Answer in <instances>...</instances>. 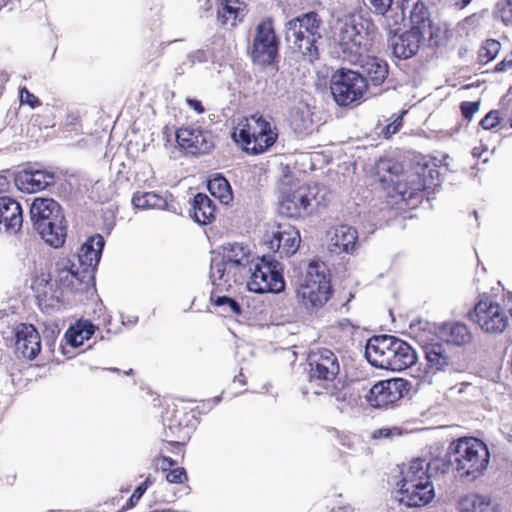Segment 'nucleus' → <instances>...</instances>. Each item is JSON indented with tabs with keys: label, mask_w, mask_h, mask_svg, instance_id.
<instances>
[{
	"label": "nucleus",
	"mask_w": 512,
	"mask_h": 512,
	"mask_svg": "<svg viewBox=\"0 0 512 512\" xmlns=\"http://www.w3.org/2000/svg\"><path fill=\"white\" fill-rule=\"evenodd\" d=\"M399 431L397 428H380L372 433L373 439H387L391 438L394 435H399Z\"/></svg>",
	"instance_id": "48"
},
{
	"label": "nucleus",
	"mask_w": 512,
	"mask_h": 512,
	"mask_svg": "<svg viewBox=\"0 0 512 512\" xmlns=\"http://www.w3.org/2000/svg\"><path fill=\"white\" fill-rule=\"evenodd\" d=\"M170 443H174V441H169ZM176 444H179V441H175Z\"/></svg>",
	"instance_id": "63"
},
{
	"label": "nucleus",
	"mask_w": 512,
	"mask_h": 512,
	"mask_svg": "<svg viewBox=\"0 0 512 512\" xmlns=\"http://www.w3.org/2000/svg\"><path fill=\"white\" fill-rule=\"evenodd\" d=\"M213 402H214V404L219 403V402H220V397H219V396L215 397V398L213 399Z\"/></svg>",
	"instance_id": "61"
},
{
	"label": "nucleus",
	"mask_w": 512,
	"mask_h": 512,
	"mask_svg": "<svg viewBox=\"0 0 512 512\" xmlns=\"http://www.w3.org/2000/svg\"><path fill=\"white\" fill-rule=\"evenodd\" d=\"M212 300L215 306L224 307L225 312H231L234 315L241 314V306L233 298H230L228 296H218Z\"/></svg>",
	"instance_id": "41"
},
{
	"label": "nucleus",
	"mask_w": 512,
	"mask_h": 512,
	"mask_svg": "<svg viewBox=\"0 0 512 512\" xmlns=\"http://www.w3.org/2000/svg\"><path fill=\"white\" fill-rule=\"evenodd\" d=\"M179 146L191 154H205L214 146L211 133L198 128H180L176 132Z\"/></svg>",
	"instance_id": "16"
},
{
	"label": "nucleus",
	"mask_w": 512,
	"mask_h": 512,
	"mask_svg": "<svg viewBox=\"0 0 512 512\" xmlns=\"http://www.w3.org/2000/svg\"><path fill=\"white\" fill-rule=\"evenodd\" d=\"M337 41L344 54L350 59L366 54L373 41V25L368 21L347 19L337 32Z\"/></svg>",
	"instance_id": "9"
},
{
	"label": "nucleus",
	"mask_w": 512,
	"mask_h": 512,
	"mask_svg": "<svg viewBox=\"0 0 512 512\" xmlns=\"http://www.w3.org/2000/svg\"><path fill=\"white\" fill-rule=\"evenodd\" d=\"M504 13L509 14V20L512 21V0L506 1V8L504 9Z\"/></svg>",
	"instance_id": "56"
},
{
	"label": "nucleus",
	"mask_w": 512,
	"mask_h": 512,
	"mask_svg": "<svg viewBox=\"0 0 512 512\" xmlns=\"http://www.w3.org/2000/svg\"><path fill=\"white\" fill-rule=\"evenodd\" d=\"M425 358L430 369L446 371L454 366V358L442 343H432L424 347Z\"/></svg>",
	"instance_id": "27"
},
{
	"label": "nucleus",
	"mask_w": 512,
	"mask_h": 512,
	"mask_svg": "<svg viewBox=\"0 0 512 512\" xmlns=\"http://www.w3.org/2000/svg\"><path fill=\"white\" fill-rule=\"evenodd\" d=\"M104 238L101 235L89 238L80 248L77 255L79 267L92 277L93 272L100 260L104 247Z\"/></svg>",
	"instance_id": "23"
},
{
	"label": "nucleus",
	"mask_w": 512,
	"mask_h": 512,
	"mask_svg": "<svg viewBox=\"0 0 512 512\" xmlns=\"http://www.w3.org/2000/svg\"><path fill=\"white\" fill-rule=\"evenodd\" d=\"M30 218L34 229H46L48 221L64 219L60 205L51 198H35L30 207Z\"/></svg>",
	"instance_id": "18"
},
{
	"label": "nucleus",
	"mask_w": 512,
	"mask_h": 512,
	"mask_svg": "<svg viewBox=\"0 0 512 512\" xmlns=\"http://www.w3.org/2000/svg\"><path fill=\"white\" fill-rule=\"evenodd\" d=\"M20 101L22 104H27L31 108L40 105L39 99L25 87L20 90Z\"/></svg>",
	"instance_id": "47"
},
{
	"label": "nucleus",
	"mask_w": 512,
	"mask_h": 512,
	"mask_svg": "<svg viewBox=\"0 0 512 512\" xmlns=\"http://www.w3.org/2000/svg\"><path fill=\"white\" fill-rule=\"evenodd\" d=\"M368 362L381 369L401 371L417 360L416 352L405 341L390 335L370 338L365 347Z\"/></svg>",
	"instance_id": "4"
},
{
	"label": "nucleus",
	"mask_w": 512,
	"mask_h": 512,
	"mask_svg": "<svg viewBox=\"0 0 512 512\" xmlns=\"http://www.w3.org/2000/svg\"><path fill=\"white\" fill-rule=\"evenodd\" d=\"M15 349L26 359H34L41 350V339L32 324H20L15 331Z\"/></svg>",
	"instance_id": "19"
},
{
	"label": "nucleus",
	"mask_w": 512,
	"mask_h": 512,
	"mask_svg": "<svg viewBox=\"0 0 512 512\" xmlns=\"http://www.w3.org/2000/svg\"><path fill=\"white\" fill-rule=\"evenodd\" d=\"M511 127H512V119H511Z\"/></svg>",
	"instance_id": "64"
},
{
	"label": "nucleus",
	"mask_w": 512,
	"mask_h": 512,
	"mask_svg": "<svg viewBox=\"0 0 512 512\" xmlns=\"http://www.w3.org/2000/svg\"><path fill=\"white\" fill-rule=\"evenodd\" d=\"M154 465L162 471H167L170 467L175 465V461L170 457H159L154 459Z\"/></svg>",
	"instance_id": "50"
},
{
	"label": "nucleus",
	"mask_w": 512,
	"mask_h": 512,
	"mask_svg": "<svg viewBox=\"0 0 512 512\" xmlns=\"http://www.w3.org/2000/svg\"><path fill=\"white\" fill-rule=\"evenodd\" d=\"M373 12L384 18V24L390 34L393 53L398 58L407 59L416 54L420 44L426 39L422 32L408 30L398 35L401 25L405 22V1L398 4L397 10L391 8L393 0H367Z\"/></svg>",
	"instance_id": "3"
},
{
	"label": "nucleus",
	"mask_w": 512,
	"mask_h": 512,
	"mask_svg": "<svg viewBox=\"0 0 512 512\" xmlns=\"http://www.w3.org/2000/svg\"><path fill=\"white\" fill-rule=\"evenodd\" d=\"M323 33V21L314 11L302 13L285 24V38L289 48L309 63L319 58Z\"/></svg>",
	"instance_id": "2"
},
{
	"label": "nucleus",
	"mask_w": 512,
	"mask_h": 512,
	"mask_svg": "<svg viewBox=\"0 0 512 512\" xmlns=\"http://www.w3.org/2000/svg\"><path fill=\"white\" fill-rule=\"evenodd\" d=\"M279 40L275 34L273 22L267 18L260 22L255 31L252 58L260 64H270L278 55Z\"/></svg>",
	"instance_id": "13"
},
{
	"label": "nucleus",
	"mask_w": 512,
	"mask_h": 512,
	"mask_svg": "<svg viewBox=\"0 0 512 512\" xmlns=\"http://www.w3.org/2000/svg\"><path fill=\"white\" fill-rule=\"evenodd\" d=\"M245 8L240 0H223L217 10V20L221 25L234 27L245 16Z\"/></svg>",
	"instance_id": "31"
},
{
	"label": "nucleus",
	"mask_w": 512,
	"mask_h": 512,
	"mask_svg": "<svg viewBox=\"0 0 512 512\" xmlns=\"http://www.w3.org/2000/svg\"><path fill=\"white\" fill-rule=\"evenodd\" d=\"M210 193L222 203H228L232 199L231 189L224 177H216L208 182Z\"/></svg>",
	"instance_id": "38"
},
{
	"label": "nucleus",
	"mask_w": 512,
	"mask_h": 512,
	"mask_svg": "<svg viewBox=\"0 0 512 512\" xmlns=\"http://www.w3.org/2000/svg\"><path fill=\"white\" fill-rule=\"evenodd\" d=\"M323 387L327 390V394L331 398H334L337 402L344 403L347 401V392L343 388L339 389L335 382L325 385Z\"/></svg>",
	"instance_id": "42"
},
{
	"label": "nucleus",
	"mask_w": 512,
	"mask_h": 512,
	"mask_svg": "<svg viewBox=\"0 0 512 512\" xmlns=\"http://www.w3.org/2000/svg\"><path fill=\"white\" fill-rule=\"evenodd\" d=\"M46 229H35L40 237L50 246L54 248L61 247L66 239V224L65 218L58 219V221L50 220L48 225H45Z\"/></svg>",
	"instance_id": "34"
},
{
	"label": "nucleus",
	"mask_w": 512,
	"mask_h": 512,
	"mask_svg": "<svg viewBox=\"0 0 512 512\" xmlns=\"http://www.w3.org/2000/svg\"><path fill=\"white\" fill-rule=\"evenodd\" d=\"M358 232L349 225H340L331 232L328 249L331 253L353 254L357 249Z\"/></svg>",
	"instance_id": "20"
},
{
	"label": "nucleus",
	"mask_w": 512,
	"mask_h": 512,
	"mask_svg": "<svg viewBox=\"0 0 512 512\" xmlns=\"http://www.w3.org/2000/svg\"><path fill=\"white\" fill-rule=\"evenodd\" d=\"M330 90L335 102L345 107L359 101L368 91V84L359 72L340 69L331 77Z\"/></svg>",
	"instance_id": "11"
},
{
	"label": "nucleus",
	"mask_w": 512,
	"mask_h": 512,
	"mask_svg": "<svg viewBox=\"0 0 512 512\" xmlns=\"http://www.w3.org/2000/svg\"><path fill=\"white\" fill-rule=\"evenodd\" d=\"M417 173L422 181H425V186L428 190H434L439 186V171L434 165L417 164L415 166Z\"/></svg>",
	"instance_id": "39"
},
{
	"label": "nucleus",
	"mask_w": 512,
	"mask_h": 512,
	"mask_svg": "<svg viewBox=\"0 0 512 512\" xmlns=\"http://www.w3.org/2000/svg\"><path fill=\"white\" fill-rule=\"evenodd\" d=\"M166 480L169 483L181 484L187 480V474L184 468L178 467L170 470L166 475Z\"/></svg>",
	"instance_id": "44"
},
{
	"label": "nucleus",
	"mask_w": 512,
	"mask_h": 512,
	"mask_svg": "<svg viewBox=\"0 0 512 512\" xmlns=\"http://www.w3.org/2000/svg\"><path fill=\"white\" fill-rule=\"evenodd\" d=\"M349 60L359 63L361 69L359 73L366 79L368 87L382 85L388 76V64L382 59L363 54L360 58Z\"/></svg>",
	"instance_id": "22"
},
{
	"label": "nucleus",
	"mask_w": 512,
	"mask_h": 512,
	"mask_svg": "<svg viewBox=\"0 0 512 512\" xmlns=\"http://www.w3.org/2000/svg\"><path fill=\"white\" fill-rule=\"evenodd\" d=\"M450 463L458 476L475 480L487 470L490 453L487 445L474 437H462L449 446Z\"/></svg>",
	"instance_id": "5"
},
{
	"label": "nucleus",
	"mask_w": 512,
	"mask_h": 512,
	"mask_svg": "<svg viewBox=\"0 0 512 512\" xmlns=\"http://www.w3.org/2000/svg\"><path fill=\"white\" fill-rule=\"evenodd\" d=\"M434 496V486L429 479L427 483H422V485L413 488H399L394 498L407 507H420L430 503Z\"/></svg>",
	"instance_id": "21"
},
{
	"label": "nucleus",
	"mask_w": 512,
	"mask_h": 512,
	"mask_svg": "<svg viewBox=\"0 0 512 512\" xmlns=\"http://www.w3.org/2000/svg\"><path fill=\"white\" fill-rule=\"evenodd\" d=\"M132 204L135 208L145 209H166L168 203L164 197L155 192H136L132 197Z\"/></svg>",
	"instance_id": "36"
},
{
	"label": "nucleus",
	"mask_w": 512,
	"mask_h": 512,
	"mask_svg": "<svg viewBox=\"0 0 512 512\" xmlns=\"http://www.w3.org/2000/svg\"><path fill=\"white\" fill-rule=\"evenodd\" d=\"M472 154H473L474 157H480L481 152H480L479 148L475 147L472 150Z\"/></svg>",
	"instance_id": "58"
},
{
	"label": "nucleus",
	"mask_w": 512,
	"mask_h": 512,
	"mask_svg": "<svg viewBox=\"0 0 512 512\" xmlns=\"http://www.w3.org/2000/svg\"><path fill=\"white\" fill-rule=\"evenodd\" d=\"M384 181L391 182L395 186L397 194L405 201L416 197L418 193L428 191L425 181L420 179L415 168L407 175L405 181L401 179L394 180L392 176L389 179H384Z\"/></svg>",
	"instance_id": "29"
},
{
	"label": "nucleus",
	"mask_w": 512,
	"mask_h": 512,
	"mask_svg": "<svg viewBox=\"0 0 512 512\" xmlns=\"http://www.w3.org/2000/svg\"><path fill=\"white\" fill-rule=\"evenodd\" d=\"M9 182L6 176L0 175V192H3L7 189Z\"/></svg>",
	"instance_id": "55"
},
{
	"label": "nucleus",
	"mask_w": 512,
	"mask_h": 512,
	"mask_svg": "<svg viewBox=\"0 0 512 512\" xmlns=\"http://www.w3.org/2000/svg\"><path fill=\"white\" fill-rule=\"evenodd\" d=\"M511 306L509 308H506L508 311L509 318H512V297L510 298Z\"/></svg>",
	"instance_id": "60"
},
{
	"label": "nucleus",
	"mask_w": 512,
	"mask_h": 512,
	"mask_svg": "<svg viewBox=\"0 0 512 512\" xmlns=\"http://www.w3.org/2000/svg\"><path fill=\"white\" fill-rule=\"evenodd\" d=\"M186 103L187 105L193 109L197 114H202L204 113L205 109L201 103V101L197 100V99H192V98H187L186 99Z\"/></svg>",
	"instance_id": "53"
},
{
	"label": "nucleus",
	"mask_w": 512,
	"mask_h": 512,
	"mask_svg": "<svg viewBox=\"0 0 512 512\" xmlns=\"http://www.w3.org/2000/svg\"><path fill=\"white\" fill-rule=\"evenodd\" d=\"M330 281L324 263L311 261L306 269L305 277L297 289V297L306 308H318L329 299Z\"/></svg>",
	"instance_id": "7"
},
{
	"label": "nucleus",
	"mask_w": 512,
	"mask_h": 512,
	"mask_svg": "<svg viewBox=\"0 0 512 512\" xmlns=\"http://www.w3.org/2000/svg\"><path fill=\"white\" fill-rule=\"evenodd\" d=\"M501 44L497 40L488 39L479 51L478 58L483 64H487L494 60L500 52Z\"/></svg>",
	"instance_id": "40"
},
{
	"label": "nucleus",
	"mask_w": 512,
	"mask_h": 512,
	"mask_svg": "<svg viewBox=\"0 0 512 512\" xmlns=\"http://www.w3.org/2000/svg\"><path fill=\"white\" fill-rule=\"evenodd\" d=\"M242 377H243V375H242V374H240L239 376H236V377L234 378V381L239 380V382H240L242 385H244V384H245V381H244V379H242Z\"/></svg>",
	"instance_id": "59"
},
{
	"label": "nucleus",
	"mask_w": 512,
	"mask_h": 512,
	"mask_svg": "<svg viewBox=\"0 0 512 512\" xmlns=\"http://www.w3.org/2000/svg\"><path fill=\"white\" fill-rule=\"evenodd\" d=\"M192 211L193 218L197 223L207 225L215 218L216 206L209 196L198 193L193 198Z\"/></svg>",
	"instance_id": "33"
},
{
	"label": "nucleus",
	"mask_w": 512,
	"mask_h": 512,
	"mask_svg": "<svg viewBox=\"0 0 512 512\" xmlns=\"http://www.w3.org/2000/svg\"><path fill=\"white\" fill-rule=\"evenodd\" d=\"M310 381L323 382L322 386L336 381L340 372L337 355L326 348H320L309 355Z\"/></svg>",
	"instance_id": "14"
},
{
	"label": "nucleus",
	"mask_w": 512,
	"mask_h": 512,
	"mask_svg": "<svg viewBox=\"0 0 512 512\" xmlns=\"http://www.w3.org/2000/svg\"><path fill=\"white\" fill-rule=\"evenodd\" d=\"M301 242L299 231L290 224H279L272 237L267 241L269 249L280 255L290 256L296 253Z\"/></svg>",
	"instance_id": "17"
},
{
	"label": "nucleus",
	"mask_w": 512,
	"mask_h": 512,
	"mask_svg": "<svg viewBox=\"0 0 512 512\" xmlns=\"http://www.w3.org/2000/svg\"><path fill=\"white\" fill-rule=\"evenodd\" d=\"M290 125L296 133L302 134L313 126V112L305 102L295 104L289 113Z\"/></svg>",
	"instance_id": "32"
},
{
	"label": "nucleus",
	"mask_w": 512,
	"mask_h": 512,
	"mask_svg": "<svg viewBox=\"0 0 512 512\" xmlns=\"http://www.w3.org/2000/svg\"><path fill=\"white\" fill-rule=\"evenodd\" d=\"M22 223L23 215L20 204L10 197H0V231L16 233Z\"/></svg>",
	"instance_id": "24"
},
{
	"label": "nucleus",
	"mask_w": 512,
	"mask_h": 512,
	"mask_svg": "<svg viewBox=\"0 0 512 512\" xmlns=\"http://www.w3.org/2000/svg\"><path fill=\"white\" fill-rule=\"evenodd\" d=\"M512 68V56L505 57L500 63L495 66V72H505Z\"/></svg>",
	"instance_id": "52"
},
{
	"label": "nucleus",
	"mask_w": 512,
	"mask_h": 512,
	"mask_svg": "<svg viewBox=\"0 0 512 512\" xmlns=\"http://www.w3.org/2000/svg\"><path fill=\"white\" fill-rule=\"evenodd\" d=\"M252 262L249 245L242 242L224 244L212 253L210 280L217 290L227 291L251 272Z\"/></svg>",
	"instance_id": "1"
},
{
	"label": "nucleus",
	"mask_w": 512,
	"mask_h": 512,
	"mask_svg": "<svg viewBox=\"0 0 512 512\" xmlns=\"http://www.w3.org/2000/svg\"><path fill=\"white\" fill-rule=\"evenodd\" d=\"M233 137L247 153L266 152L277 140L276 127L262 115H252L239 122Z\"/></svg>",
	"instance_id": "6"
},
{
	"label": "nucleus",
	"mask_w": 512,
	"mask_h": 512,
	"mask_svg": "<svg viewBox=\"0 0 512 512\" xmlns=\"http://www.w3.org/2000/svg\"><path fill=\"white\" fill-rule=\"evenodd\" d=\"M289 178L285 177L280 181L278 189L280 192L279 213L289 218L302 217L313 211L319 204L314 190L307 186L289 185Z\"/></svg>",
	"instance_id": "8"
},
{
	"label": "nucleus",
	"mask_w": 512,
	"mask_h": 512,
	"mask_svg": "<svg viewBox=\"0 0 512 512\" xmlns=\"http://www.w3.org/2000/svg\"><path fill=\"white\" fill-rule=\"evenodd\" d=\"M499 111L492 110L480 121V125L485 130H491L499 124Z\"/></svg>",
	"instance_id": "43"
},
{
	"label": "nucleus",
	"mask_w": 512,
	"mask_h": 512,
	"mask_svg": "<svg viewBox=\"0 0 512 512\" xmlns=\"http://www.w3.org/2000/svg\"><path fill=\"white\" fill-rule=\"evenodd\" d=\"M94 332L95 326L92 323L79 321L75 326L67 330L65 338L70 346L76 348L83 345L85 340L90 339Z\"/></svg>",
	"instance_id": "35"
},
{
	"label": "nucleus",
	"mask_w": 512,
	"mask_h": 512,
	"mask_svg": "<svg viewBox=\"0 0 512 512\" xmlns=\"http://www.w3.org/2000/svg\"><path fill=\"white\" fill-rule=\"evenodd\" d=\"M142 484H145V489L147 490V488L153 484V480L150 476H148Z\"/></svg>",
	"instance_id": "57"
},
{
	"label": "nucleus",
	"mask_w": 512,
	"mask_h": 512,
	"mask_svg": "<svg viewBox=\"0 0 512 512\" xmlns=\"http://www.w3.org/2000/svg\"><path fill=\"white\" fill-rule=\"evenodd\" d=\"M403 114H405V111H403L400 115L396 116L394 120L386 125V127L383 129L382 134L385 138L391 137L393 134L398 132L400 127L402 126V117Z\"/></svg>",
	"instance_id": "45"
},
{
	"label": "nucleus",
	"mask_w": 512,
	"mask_h": 512,
	"mask_svg": "<svg viewBox=\"0 0 512 512\" xmlns=\"http://www.w3.org/2000/svg\"><path fill=\"white\" fill-rule=\"evenodd\" d=\"M208 57V51L203 49L196 50L188 55V58L192 64L206 62Z\"/></svg>",
	"instance_id": "49"
},
{
	"label": "nucleus",
	"mask_w": 512,
	"mask_h": 512,
	"mask_svg": "<svg viewBox=\"0 0 512 512\" xmlns=\"http://www.w3.org/2000/svg\"><path fill=\"white\" fill-rule=\"evenodd\" d=\"M461 512H494L489 497L480 494H468L459 502Z\"/></svg>",
	"instance_id": "37"
},
{
	"label": "nucleus",
	"mask_w": 512,
	"mask_h": 512,
	"mask_svg": "<svg viewBox=\"0 0 512 512\" xmlns=\"http://www.w3.org/2000/svg\"><path fill=\"white\" fill-rule=\"evenodd\" d=\"M480 103L479 102H462L460 105V109L462 115L465 119L471 120L475 113L479 111Z\"/></svg>",
	"instance_id": "46"
},
{
	"label": "nucleus",
	"mask_w": 512,
	"mask_h": 512,
	"mask_svg": "<svg viewBox=\"0 0 512 512\" xmlns=\"http://www.w3.org/2000/svg\"><path fill=\"white\" fill-rule=\"evenodd\" d=\"M440 337L448 343L456 346L469 345L473 341L470 328L460 322L445 323L440 327Z\"/></svg>",
	"instance_id": "30"
},
{
	"label": "nucleus",
	"mask_w": 512,
	"mask_h": 512,
	"mask_svg": "<svg viewBox=\"0 0 512 512\" xmlns=\"http://www.w3.org/2000/svg\"><path fill=\"white\" fill-rule=\"evenodd\" d=\"M281 264L271 256H263L251 268L247 287L255 293H279L284 290Z\"/></svg>",
	"instance_id": "10"
},
{
	"label": "nucleus",
	"mask_w": 512,
	"mask_h": 512,
	"mask_svg": "<svg viewBox=\"0 0 512 512\" xmlns=\"http://www.w3.org/2000/svg\"><path fill=\"white\" fill-rule=\"evenodd\" d=\"M430 465V462H427L426 459L417 458L412 460L407 469L402 471L403 477L400 481V488H413L422 485V483H427V480L430 479L428 474Z\"/></svg>",
	"instance_id": "28"
},
{
	"label": "nucleus",
	"mask_w": 512,
	"mask_h": 512,
	"mask_svg": "<svg viewBox=\"0 0 512 512\" xmlns=\"http://www.w3.org/2000/svg\"><path fill=\"white\" fill-rule=\"evenodd\" d=\"M407 385L408 382L402 378L379 381L371 387L365 399L374 408H385L403 397Z\"/></svg>",
	"instance_id": "15"
},
{
	"label": "nucleus",
	"mask_w": 512,
	"mask_h": 512,
	"mask_svg": "<svg viewBox=\"0 0 512 512\" xmlns=\"http://www.w3.org/2000/svg\"><path fill=\"white\" fill-rule=\"evenodd\" d=\"M469 318L489 334H500L509 325L507 309L490 298L480 300L469 313Z\"/></svg>",
	"instance_id": "12"
},
{
	"label": "nucleus",
	"mask_w": 512,
	"mask_h": 512,
	"mask_svg": "<svg viewBox=\"0 0 512 512\" xmlns=\"http://www.w3.org/2000/svg\"><path fill=\"white\" fill-rule=\"evenodd\" d=\"M471 1L472 0H455L454 5L459 9H463L467 7L471 3Z\"/></svg>",
	"instance_id": "54"
},
{
	"label": "nucleus",
	"mask_w": 512,
	"mask_h": 512,
	"mask_svg": "<svg viewBox=\"0 0 512 512\" xmlns=\"http://www.w3.org/2000/svg\"><path fill=\"white\" fill-rule=\"evenodd\" d=\"M91 277L69 259H63L57 263L56 281L65 288L76 290Z\"/></svg>",
	"instance_id": "26"
},
{
	"label": "nucleus",
	"mask_w": 512,
	"mask_h": 512,
	"mask_svg": "<svg viewBox=\"0 0 512 512\" xmlns=\"http://www.w3.org/2000/svg\"><path fill=\"white\" fill-rule=\"evenodd\" d=\"M145 491V484H140L139 486H137L129 499L130 505L134 506L140 500Z\"/></svg>",
	"instance_id": "51"
},
{
	"label": "nucleus",
	"mask_w": 512,
	"mask_h": 512,
	"mask_svg": "<svg viewBox=\"0 0 512 512\" xmlns=\"http://www.w3.org/2000/svg\"><path fill=\"white\" fill-rule=\"evenodd\" d=\"M314 394H315V395H321V394H322V392H320V391H315V392H314Z\"/></svg>",
	"instance_id": "62"
},
{
	"label": "nucleus",
	"mask_w": 512,
	"mask_h": 512,
	"mask_svg": "<svg viewBox=\"0 0 512 512\" xmlns=\"http://www.w3.org/2000/svg\"><path fill=\"white\" fill-rule=\"evenodd\" d=\"M54 183V175L42 170L21 171L15 178V184L23 192L36 193Z\"/></svg>",
	"instance_id": "25"
}]
</instances>
